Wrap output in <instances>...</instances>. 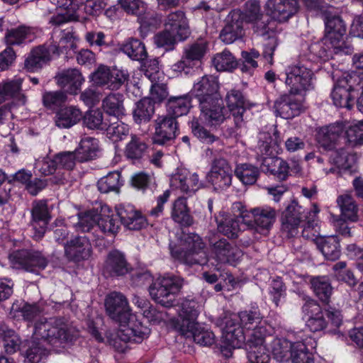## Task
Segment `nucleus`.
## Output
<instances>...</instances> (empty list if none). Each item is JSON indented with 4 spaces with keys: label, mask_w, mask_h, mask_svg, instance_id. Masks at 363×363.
<instances>
[{
    "label": "nucleus",
    "mask_w": 363,
    "mask_h": 363,
    "mask_svg": "<svg viewBox=\"0 0 363 363\" xmlns=\"http://www.w3.org/2000/svg\"><path fill=\"white\" fill-rule=\"evenodd\" d=\"M122 184L121 175L118 171L109 172L97 182L98 189L100 192L104 194L110 191H118Z\"/></svg>",
    "instance_id": "603ef678"
},
{
    "label": "nucleus",
    "mask_w": 363,
    "mask_h": 363,
    "mask_svg": "<svg viewBox=\"0 0 363 363\" xmlns=\"http://www.w3.org/2000/svg\"><path fill=\"white\" fill-rule=\"evenodd\" d=\"M105 307L111 319L120 324L118 337L124 342L140 343L148 337L150 330L131 313L126 297L120 292L110 293L105 299Z\"/></svg>",
    "instance_id": "f03ea898"
},
{
    "label": "nucleus",
    "mask_w": 363,
    "mask_h": 363,
    "mask_svg": "<svg viewBox=\"0 0 363 363\" xmlns=\"http://www.w3.org/2000/svg\"><path fill=\"white\" fill-rule=\"evenodd\" d=\"M33 339L32 345L26 353L25 363H45L50 351L43 342L58 350L72 342L74 335L72 330L60 320L40 319L34 324Z\"/></svg>",
    "instance_id": "f257e3e1"
},
{
    "label": "nucleus",
    "mask_w": 363,
    "mask_h": 363,
    "mask_svg": "<svg viewBox=\"0 0 363 363\" xmlns=\"http://www.w3.org/2000/svg\"><path fill=\"white\" fill-rule=\"evenodd\" d=\"M30 213V225L34 230L33 237L38 240L44 236L48 225L51 220L48 201L38 200L34 201Z\"/></svg>",
    "instance_id": "a211bd4d"
},
{
    "label": "nucleus",
    "mask_w": 363,
    "mask_h": 363,
    "mask_svg": "<svg viewBox=\"0 0 363 363\" xmlns=\"http://www.w3.org/2000/svg\"><path fill=\"white\" fill-rule=\"evenodd\" d=\"M123 52L133 60L143 61L147 57L144 43L138 39L131 38L122 47Z\"/></svg>",
    "instance_id": "3c124183"
},
{
    "label": "nucleus",
    "mask_w": 363,
    "mask_h": 363,
    "mask_svg": "<svg viewBox=\"0 0 363 363\" xmlns=\"http://www.w3.org/2000/svg\"><path fill=\"white\" fill-rule=\"evenodd\" d=\"M247 347V358L250 363H268L269 361V351L267 345Z\"/></svg>",
    "instance_id": "774afa93"
},
{
    "label": "nucleus",
    "mask_w": 363,
    "mask_h": 363,
    "mask_svg": "<svg viewBox=\"0 0 363 363\" xmlns=\"http://www.w3.org/2000/svg\"><path fill=\"white\" fill-rule=\"evenodd\" d=\"M128 71L117 68H110L100 65L91 74V80L99 86H105L110 90H118L128 82Z\"/></svg>",
    "instance_id": "f8f14e48"
},
{
    "label": "nucleus",
    "mask_w": 363,
    "mask_h": 363,
    "mask_svg": "<svg viewBox=\"0 0 363 363\" xmlns=\"http://www.w3.org/2000/svg\"><path fill=\"white\" fill-rule=\"evenodd\" d=\"M177 120L168 115L160 116L155 121V133L152 141L155 144L167 145L177 138L178 133Z\"/></svg>",
    "instance_id": "f3484780"
},
{
    "label": "nucleus",
    "mask_w": 363,
    "mask_h": 363,
    "mask_svg": "<svg viewBox=\"0 0 363 363\" xmlns=\"http://www.w3.org/2000/svg\"><path fill=\"white\" fill-rule=\"evenodd\" d=\"M309 60L315 61L318 59L325 60L331 55L334 48H332L329 41L325 40V36L320 41L311 43L308 46Z\"/></svg>",
    "instance_id": "864d4df0"
},
{
    "label": "nucleus",
    "mask_w": 363,
    "mask_h": 363,
    "mask_svg": "<svg viewBox=\"0 0 363 363\" xmlns=\"http://www.w3.org/2000/svg\"><path fill=\"white\" fill-rule=\"evenodd\" d=\"M302 311L308 316L306 326L313 332L323 330L327 325L323 311L318 302L313 299H308L302 306Z\"/></svg>",
    "instance_id": "c85d7f7f"
},
{
    "label": "nucleus",
    "mask_w": 363,
    "mask_h": 363,
    "mask_svg": "<svg viewBox=\"0 0 363 363\" xmlns=\"http://www.w3.org/2000/svg\"><path fill=\"white\" fill-rule=\"evenodd\" d=\"M331 8L328 7L325 11V40L329 41L332 48H334V52H343L351 54L353 48L345 41L347 27L346 24L338 15H333L330 11Z\"/></svg>",
    "instance_id": "6e6552de"
},
{
    "label": "nucleus",
    "mask_w": 363,
    "mask_h": 363,
    "mask_svg": "<svg viewBox=\"0 0 363 363\" xmlns=\"http://www.w3.org/2000/svg\"><path fill=\"white\" fill-rule=\"evenodd\" d=\"M192 92L199 103L221 97L219 93V82L213 75H204L194 83Z\"/></svg>",
    "instance_id": "b1692460"
},
{
    "label": "nucleus",
    "mask_w": 363,
    "mask_h": 363,
    "mask_svg": "<svg viewBox=\"0 0 363 363\" xmlns=\"http://www.w3.org/2000/svg\"><path fill=\"white\" fill-rule=\"evenodd\" d=\"M147 148V145L142 138L132 135L131 140L125 146V155L132 160H140L144 155Z\"/></svg>",
    "instance_id": "4d7b16f0"
},
{
    "label": "nucleus",
    "mask_w": 363,
    "mask_h": 363,
    "mask_svg": "<svg viewBox=\"0 0 363 363\" xmlns=\"http://www.w3.org/2000/svg\"><path fill=\"white\" fill-rule=\"evenodd\" d=\"M250 212L252 215L257 231L266 235L275 221L274 209L269 206L257 207L252 208Z\"/></svg>",
    "instance_id": "7c9ffc66"
},
{
    "label": "nucleus",
    "mask_w": 363,
    "mask_h": 363,
    "mask_svg": "<svg viewBox=\"0 0 363 363\" xmlns=\"http://www.w3.org/2000/svg\"><path fill=\"white\" fill-rule=\"evenodd\" d=\"M200 119L209 126L221 124L225 119V108L221 97L199 103Z\"/></svg>",
    "instance_id": "6ab92c4d"
},
{
    "label": "nucleus",
    "mask_w": 363,
    "mask_h": 363,
    "mask_svg": "<svg viewBox=\"0 0 363 363\" xmlns=\"http://www.w3.org/2000/svg\"><path fill=\"white\" fill-rule=\"evenodd\" d=\"M207 43L203 40H198L184 48L183 55L194 66L204 57L207 50Z\"/></svg>",
    "instance_id": "6e6d98bb"
},
{
    "label": "nucleus",
    "mask_w": 363,
    "mask_h": 363,
    "mask_svg": "<svg viewBox=\"0 0 363 363\" xmlns=\"http://www.w3.org/2000/svg\"><path fill=\"white\" fill-rule=\"evenodd\" d=\"M266 7L270 18L280 23L287 21L298 9L297 0H268Z\"/></svg>",
    "instance_id": "4be33fe9"
},
{
    "label": "nucleus",
    "mask_w": 363,
    "mask_h": 363,
    "mask_svg": "<svg viewBox=\"0 0 363 363\" xmlns=\"http://www.w3.org/2000/svg\"><path fill=\"white\" fill-rule=\"evenodd\" d=\"M210 250L213 258L220 263L235 265L242 256V252L225 238L210 240Z\"/></svg>",
    "instance_id": "dca6fc26"
},
{
    "label": "nucleus",
    "mask_w": 363,
    "mask_h": 363,
    "mask_svg": "<svg viewBox=\"0 0 363 363\" xmlns=\"http://www.w3.org/2000/svg\"><path fill=\"white\" fill-rule=\"evenodd\" d=\"M242 13L240 9L230 12L226 19V24L220 33V39L225 44H231L244 35L242 23Z\"/></svg>",
    "instance_id": "5701e85b"
},
{
    "label": "nucleus",
    "mask_w": 363,
    "mask_h": 363,
    "mask_svg": "<svg viewBox=\"0 0 363 363\" xmlns=\"http://www.w3.org/2000/svg\"><path fill=\"white\" fill-rule=\"evenodd\" d=\"M199 311L198 303L194 300L185 299L181 304L179 318L175 328L187 337H192L194 341L203 346H210L214 342L212 332L204 330L197 322Z\"/></svg>",
    "instance_id": "20e7f679"
},
{
    "label": "nucleus",
    "mask_w": 363,
    "mask_h": 363,
    "mask_svg": "<svg viewBox=\"0 0 363 363\" xmlns=\"http://www.w3.org/2000/svg\"><path fill=\"white\" fill-rule=\"evenodd\" d=\"M55 43L49 45V46H55L58 48L57 52H55L56 55H59L63 52V50L68 48L67 44L72 45L74 34L72 30L66 29L63 30H55L52 37Z\"/></svg>",
    "instance_id": "338daca9"
},
{
    "label": "nucleus",
    "mask_w": 363,
    "mask_h": 363,
    "mask_svg": "<svg viewBox=\"0 0 363 363\" xmlns=\"http://www.w3.org/2000/svg\"><path fill=\"white\" fill-rule=\"evenodd\" d=\"M155 113V104L150 98L145 97L135 104L133 111L135 122L138 124L149 122Z\"/></svg>",
    "instance_id": "c03bdc74"
},
{
    "label": "nucleus",
    "mask_w": 363,
    "mask_h": 363,
    "mask_svg": "<svg viewBox=\"0 0 363 363\" xmlns=\"http://www.w3.org/2000/svg\"><path fill=\"white\" fill-rule=\"evenodd\" d=\"M22 83L21 78L0 83V104L11 99H17L24 104L26 96L22 92Z\"/></svg>",
    "instance_id": "e433bc0d"
},
{
    "label": "nucleus",
    "mask_w": 363,
    "mask_h": 363,
    "mask_svg": "<svg viewBox=\"0 0 363 363\" xmlns=\"http://www.w3.org/2000/svg\"><path fill=\"white\" fill-rule=\"evenodd\" d=\"M30 33V28L25 26L9 29L5 33L4 43L7 48L20 46L26 43Z\"/></svg>",
    "instance_id": "de8ad7c7"
},
{
    "label": "nucleus",
    "mask_w": 363,
    "mask_h": 363,
    "mask_svg": "<svg viewBox=\"0 0 363 363\" xmlns=\"http://www.w3.org/2000/svg\"><path fill=\"white\" fill-rule=\"evenodd\" d=\"M97 225L105 235H115L120 227L117 217L113 214H106L105 210L98 216Z\"/></svg>",
    "instance_id": "680f3d73"
},
{
    "label": "nucleus",
    "mask_w": 363,
    "mask_h": 363,
    "mask_svg": "<svg viewBox=\"0 0 363 363\" xmlns=\"http://www.w3.org/2000/svg\"><path fill=\"white\" fill-rule=\"evenodd\" d=\"M91 252V246L86 236H77L66 243L65 255L69 260L78 262L87 259Z\"/></svg>",
    "instance_id": "bb28decb"
},
{
    "label": "nucleus",
    "mask_w": 363,
    "mask_h": 363,
    "mask_svg": "<svg viewBox=\"0 0 363 363\" xmlns=\"http://www.w3.org/2000/svg\"><path fill=\"white\" fill-rule=\"evenodd\" d=\"M178 42H182L176 34L164 28L154 36V43L157 48H163L165 51H172L175 48Z\"/></svg>",
    "instance_id": "13d9d810"
},
{
    "label": "nucleus",
    "mask_w": 363,
    "mask_h": 363,
    "mask_svg": "<svg viewBox=\"0 0 363 363\" xmlns=\"http://www.w3.org/2000/svg\"><path fill=\"white\" fill-rule=\"evenodd\" d=\"M221 149H206V157H214L211 162V168L206 178L216 189H225L232 184L233 170L229 162L223 157H216Z\"/></svg>",
    "instance_id": "9d476101"
},
{
    "label": "nucleus",
    "mask_w": 363,
    "mask_h": 363,
    "mask_svg": "<svg viewBox=\"0 0 363 363\" xmlns=\"http://www.w3.org/2000/svg\"><path fill=\"white\" fill-rule=\"evenodd\" d=\"M304 210L297 201H292L282 213L281 233L286 238L295 237L298 233L301 223L305 218Z\"/></svg>",
    "instance_id": "2eb2a0df"
},
{
    "label": "nucleus",
    "mask_w": 363,
    "mask_h": 363,
    "mask_svg": "<svg viewBox=\"0 0 363 363\" xmlns=\"http://www.w3.org/2000/svg\"><path fill=\"white\" fill-rule=\"evenodd\" d=\"M235 174L243 184L252 185L257 180L259 170L251 164H240L235 167Z\"/></svg>",
    "instance_id": "8fccbe9b"
},
{
    "label": "nucleus",
    "mask_w": 363,
    "mask_h": 363,
    "mask_svg": "<svg viewBox=\"0 0 363 363\" xmlns=\"http://www.w3.org/2000/svg\"><path fill=\"white\" fill-rule=\"evenodd\" d=\"M330 151L331 152L330 161L334 164L336 167H330L328 169H326L325 170L326 174H334L337 171V169L339 170L347 171L352 168L355 163V155L349 153L345 148H335Z\"/></svg>",
    "instance_id": "2f4dec72"
},
{
    "label": "nucleus",
    "mask_w": 363,
    "mask_h": 363,
    "mask_svg": "<svg viewBox=\"0 0 363 363\" xmlns=\"http://www.w3.org/2000/svg\"><path fill=\"white\" fill-rule=\"evenodd\" d=\"M291 359L292 363H314V357L307 346L302 342H294L291 345Z\"/></svg>",
    "instance_id": "bf43d9fd"
},
{
    "label": "nucleus",
    "mask_w": 363,
    "mask_h": 363,
    "mask_svg": "<svg viewBox=\"0 0 363 363\" xmlns=\"http://www.w3.org/2000/svg\"><path fill=\"white\" fill-rule=\"evenodd\" d=\"M191 101V96L189 94L169 97L166 105L168 116L176 119L186 115L192 106Z\"/></svg>",
    "instance_id": "f704fd0d"
},
{
    "label": "nucleus",
    "mask_w": 363,
    "mask_h": 363,
    "mask_svg": "<svg viewBox=\"0 0 363 363\" xmlns=\"http://www.w3.org/2000/svg\"><path fill=\"white\" fill-rule=\"evenodd\" d=\"M124 96L120 93H111L102 100V108L106 113L118 120L125 114L123 105Z\"/></svg>",
    "instance_id": "4c0bfd02"
},
{
    "label": "nucleus",
    "mask_w": 363,
    "mask_h": 363,
    "mask_svg": "<svg viewBox=\"0 0 363 363\" xmlns=\"http://www.w3.org/2000/svg\"><path fill=\"white\" fill-rule=\"evenodd\" d=\"M218 230L230 238H236L240 231V218L234 216L220 215L216 218Z\"/></svg>",
    "instance_id": "a19ab883"
},
{
    "label": "nucleus",
    "mask_w": 363,
    "mask_h": 363,
    "mask_svg": "<svg viewBox=\"0 0 363 363\" xmlns=\"http://www.w3.org/2000/svg\"><path fill=\"white\" fill-rule=\"evenodd\" d=\"M75 151L79 162L94 160L99 152V140L94 138L84 137L80 140L79 147Z\"/></svg>",
    "instance_id": "ea45409f"
},
{
    "label": "nucleus",
    "mask_w": 363,
    "mask_h": 363,
    "mask_svg": "<svg viewBox=\"0 0 363 363\" xmlns=\"http://www.w3.org/2000/svg\"><path fill=\"white\" fill-rule=\"evenodd\" d=\"M311 287L315 296L323 303L328 304L333 294V287L327 277H317L311 280Z\"/></svg>",
    "instance_id": "09e8293b"
},
{
    "label": "nucleus",
    "mask_w": 363,
    "mask_h": 363,
    "mask_svg": "<svg viewBox=\"0 0 363 363\" xmlns=\"http://www.w3.org/2000/svg\"><path fill=\"white\" fill-rule=\"evenodd\" d=\"M82 118L84 125L89 129L105 130L107 127V123L104 121V114L99 109L86 111Z\"/></svg>",
    "instance_id": "e2e57ef3"
},
{
    "label": "nucleus",
    "mask_w": 363,
    "mask_h": 363,
    "mask_svg": "<svg viewBox=\"0 0 363 363\" xmlns=\"http://www.w3.org/2000/svg\"><path fill=\"white\" fill-rule=\"evenodd\" d=\"M281 138L279 132L274 128L271 131H261L258 135V143L256 147L257 160L262 163V159L275 157L281 151Z\"/></svg>",
    "instance_id": "4468645a"
},
{
    "label": "nucleus",
    "mask_w": 363,
    "mask_h": 363,
    "mask_svg": "<svg viewBox=\"0 0 363 363\" xmlns=\"http://www.w3.org/2000/svg\"><path fill=\"white\" fill-rule=\"evenodd\" d=\"M362 77L356 72H344L339 77L331 92V98L335 106L352 108L358 94V84Z\"/></svg>",
    "instance_id": "0eeeda50"
},
{
    "label": "nucleus",
    "mask_w": 363,
    "mask_h": 363,
    "mask_svg": "<svg viewBox=\"0 0 363 363\" xmlns=\"http://www.w3.org/2000/svg\"><path fill=\"white\" fill-rule=\"evenodd\" d=\"M58 86L65 89L66 92L76 95L81 89L85 79L77 69H67L59 72L55 76Z\"/></svg>",
    "instance_id": "cd10ccee"
},
{
    "label": "nucleus",
    "mask_w": 363,
    "mask_h": 363,
    "mask_svg": "<svg viewBox=\"0 0 363 363\" xmlns=\"http://www.w3.org/2000/svg\"><path fill=\"white\" fill-rule=\"evenodd\" d=\"M344 129L343 124L340 122L320 128L316 133V141L324 150H333Z\"/></svg>",
    "instance_id": "a878e982"
},
{
    "label": "nucleus",
    "mask_w": 363,
    "mask_h": 363,
    "mask_svg": "<svg viewBox=\"0 0 363 363\" xmlns=\"http://www.w3.org/2000/svg\"><path fill=\"white\" fill-rule=\"evenodd\" d=\"M273 110L276 116L284 119H292L304 111L303 96L289 91L281 95L275 101Z\"/></svg>",
    "instance_id": "ddd939ff"
},
{
    "label": "nucleus",
    "mask_w": 363,
    "mask_h": 363,
    "mask_svg": "<svg viewBox=\"0 0 363 363\" xmlns=\"http://www.w3.org/2000/svg\"><path fill=\"white\" fill-rule=\"evenodd\" d=\"M240 323L235 315L225 316L219 320L222 327L223 337L225 342L234 348H239L246 340V333L244 330L251 331L262 321L258 311H245L238 313Z\"/></svg>",
    "instance_id": "7ed1b4c3"
},
{
    "label": "nucleus",
    "mask_w": 363,
    "mask_h": 363,
    "mask_svg": "<svg viewBox=\"0 0 363 363\" xmlns=\"http://www.w3.org/2000/svg\"><path fill=\"white\" fill-rule=\"evenodd\" d=\"M82 118L81 110L77 106H69L60 108L55 116V123L60 128H69Z\"/></svg>",
    "instance_id": "72a5a7b5"
},
{
    "label": "nucleus",
    "mask_w": 363,
    "mask_h": 363,
    "mask_svg": "<svg viewBox=\"0 0 363 363\" xmlns=\"http://www.w3.org/2000/svg\"><path fill=\"white\" fill-rule=\"evenodd\" d=\"M191 128L193 134L203 143L213 144L223 146L220 139L203 127L198 119L194 118L191 122Z\"/></svg>",
    "instance_id": "0e129e2a"
},
{
    "label": "nucleus",
    "mask_w": 363,
    "mask_h": 363,
    "mask_svg": "<svg viewBox=\"0 0 363 363\" xmlns=\"http://www.w3.org/2000/svg\"><path fill=\"white\" fill-rule=\"evenodd\" d=\"M285 75L284 83L291 93L304 96L307 91L314 88V73L311 62L305 57L289 65L285 70Z\"/></svg>",
    "instance_id": "423d86ee"
},
{
    "label": "nucleus",
    "mask_w": 363,
    "mask_h": 363,
    "mask_svg": "<svg viewBox=\"0 0 363 363\" xmlns=\"http://www.w3.org/2000/svg\"><path fill=\"white\" fill-rule=\"evenodd\" d=\"M337 203L340 210L342 219L352 222L357 220L358 206L351 195L345 194L339 196Z\"/></svg>",
    "instance_id": "37998d69"
},
{
    "label": "nucleus",
    "mask_w": 363,
    "mask_h": 363,
    "mask_svg": "<svg viewBox=\"0 0 363 363\" xmlns=\"http://www.w3.org/2000/svg\"><path fill=\"white\" fill-rule=\"evenodd\" d=\"M129 272V264L123 252L113 250L107 255L104 272L110 277L124 276Z\"/></svg>",
    "instance_id": "c756f323"
},
{
    "label": "nucleus",
    "mask_w": 363,
    "mask_h": 363,
    "mask_svg": "<svg viewBox=\"0 0 363 363\" xmlns=\"http://www.w3.org/2000/svg\"><path fill=\"white\" fill-rule=\"evenodd\" d=\"M67 100V94L63 91H44L42 101L43 106L50 110H56Z\"/></svg>",
    "instance_id": "052dcab7"
},
{
    "label": "nucleus",
    "mask_w": 363,
    "mask_h": 363,
    "mask_svg": "<svg viewBox=\"0 0 363 363\" xmlns=\"http://www.w3.org/2000/svg\"><path fill=\"white\" fill-rule=\"evenodd\" d=\"M274 329L266 322L259 323L253 330L247 335V345L261 346L267 345V338L272 336Z\"/></svg>",
    "instance_id": "a18cd8bd"
},
{
    "label": "nucleus",
    "mask_w": 363,
    "mask_h": 363,
    "mask_svg": "<svg viewBox=\"0 0 363 363\" xmlns=\"http://www.w3.org/2000/svg\"><path fill=\"white\" fill-rule=\"evenodd\" d=\"M172 218L176 223L184 226L192 224V217L189 213L186 198L179 197L174 202Z\"/></svg>",
    "instance_id": "49530a36"
},
{
    "label": "nucleus",
    "mask_w": 363,
    "mask_h": 363,
    "mask_svg": "<svg viewBox=\"0 0 363 363\" xmlns=\"http://www.w3.org/2000/svg\"><path fill=\"white\" fill-rule=\"evenodd\" d=\"M182 286V281L177 277H160L149 286V293L156 303L170 308L175 305V296L179 292Z\"/></svg>",
    "instance_id": "1a4fd4ad"
},
{
    "label": "nucleus",
    "mask_w": 363,
    "mask_h": 363,
    "mask_svg": "<svg viewBox=\"0 0 363 363\" xmlns=\"http://www.w3.org/2000/svg\"><path fill=\"white\" fill-rule=\"evenodd\" d=\"M170 250L172 257L186 265H203L208 261L205 243L196 233L184 235L179 245H170Z\"/></svg>",
    "instance_id": "39448f33"
},
{
    "label": "nucleus",
    "mask_w": 363,
    "mask_h": 363,
    "mask_svg": "<svg viewBox=\"0 0 363 363\" xmlns=\"http://www.w3.org/2000/svg\"><path fill=\"white\" fill-rule=\"evenodd\" d=\"M225 101L229 111L235 118L242 119L248 106L247 101L240 90L232 89L228 92Z\"/></svg>",
    "instance_id": "79ce46f5"
},
{
    "label": "nucleus",
    "mask_w": 363,
    "mask_h": 363,
    "mask_svg": "<svg viewBox=\"0 0 363 363\" xmlns=\"http://www.w3.org/2000/svg\"><path fill=\"white\" fill-rule=\"evenodd\" d=\"M9 259L12 268L35 274L45 269L48 264L47 258L41 252L25 249L12 252Z\"/></svg>",
    "instance_id": "9b49d317"
},
{
    "label": "nucleus",
    "mask_w": 363,
    "mask_h": 363,
    "mask_svg": "<svg viewBox=\"0 0 363 363\" xmlns=\"http://www.w3.org/2000/svg\"><path fill=\"white\" fill-rule=\"evenodd\" d=\"M212 62L216 70L219 72H231L238 66L235 57L227 50L215 55Z\"/></svg>",
    "instance_id": "5fc2aeb1"
},
{
    "label": "nucleus",
    "mask_w": 363,
    "mask_h": 363,
    "mask_svg": "<svg viewBox=\"0 0 363 363\" xmlns=\"http://www.w3.org/2000/svg\"><path fill=\"white\" fill-rule=\"evenodd\" d=\"M164 26L176 34L181 41L186 40L191 35L189 19L182 10L170 12L165 18Z\"/></svg>",
    "instance_id": "393cba45"
},
{
    "label": "nucleus",
    "mask_w": 363,
    "mask_h": 363,
    "mask_svg": "<svg viewBox=\"0 0 363 363\" xmlns=\"http://www.w3.org/2000/svg\"><path fill=\"white\" fill-rule=\"evenodd\" d=\"M58 48L42 45L33 48L24 61L23 69L28 72H37L40 70L55 55Z\"/></svg>",
    "instance_id": "aec40b11"
},
{
    "label": "nucleus",
    "mask_w": 363,
    "mask_h": 363,
    "mask_svg": "<svg viewBox=\"0 0 363 363\" xmlns=\"http://www.w3.org/2000/svg\"><path fill=\"white\" fill-rule=\"evenodd\" d=\"M315 243L326 259L335 261L340 257V245L337 236L318 238Z\"/></svg>",
    "instance_id": "58836bf2"
},
{
    "label": "nucleus",
    "mask_w": 363,
    "mask_h": 363,
    "mask_svg": "<svg viewBox=\"0 0 363 363\" xmlns=\"http://www.w3.org/2000/svg\"><path fill=\"white\" fill-rule=\"evenodd\" d=\"M118 4L126 13L137 16L142 26L147 27L152 24L151 14L147 12V5L141 0H118Z\"/></svg>",
    "instance_id": "473e14b6"
},
{
    "label": "nucleus",
    "mask_w": 363,
    "mask_h": 363,
    "mask_svg": "<svg viewBox=\"0 0 363 363\" xmlns=\"http://www.w3.org/2000/svg\"><path fill=\"white\" fill-rule=\"evenodd\" d=\"M170 185L191 196L201 188V183L196 172L191 173L186 168H178L171 177Z\"/></svg>",
    "instance_id": "412c9836"
},
{
    "label": "nucleus",
    "mask_w": 363,
    "mask_h": 363,
    "mask_svg": "<svg viewBox=\"0 0 363 363\" xmlns=\"http://www.w3.org/2000/svg\"><path fill=\"white\" fill-rule=\"evenodd\" d=\"M261 164L279 181H285L289 177V164L281 157L275 156L264 158Z\"/></svg>",
    "instance_id": "c9c22d12"
},
{
    "label": "nucleus",
    "mask_w": 363,
    "mask_h": 363,
    "mask_svg": "<svg viewBox=\"0 0 363 363\" xmlns=\"http://www.w3.org/2000/svg\"><path fill=\"white\" fill-rule=\"evenodd\" d=\"M98 215L92 211L79 213L77 214V222L73 227L77 232H89L97 223Z\"/></svg>",
    "instance_id": "69168bd1"
}]
</instances>
